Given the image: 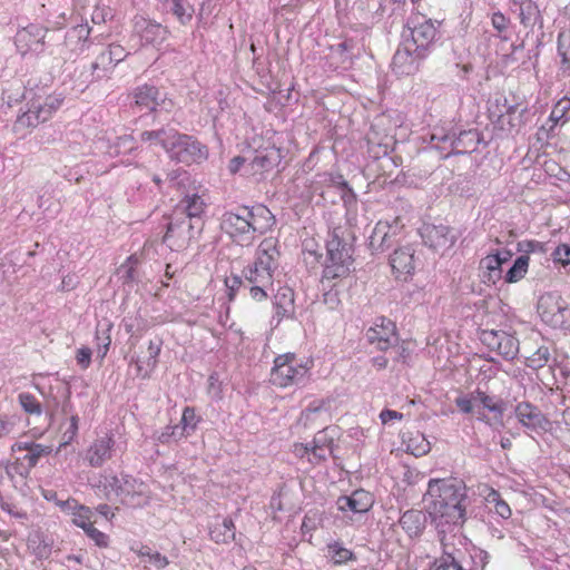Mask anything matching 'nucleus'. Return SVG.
Instances as JSON below:
<instances>
[{
  "label": "nucleus",
  "instance_id": "obj_56",
  "mask_svg": "<svg viewBox=\"0 0 570 570\" xmlns=\"http://www.w3.org/2000/svg\"><path fill=\"white\" fill-rule=\"evenodd\" d=\"M553 261L561 263L562 265L570 264V246L567 244H560L556 247L552 253Z\"/></svg>",
  "mask_w": 570,
  "mask_h": 570
},
{
  "label": "nucleus",
  "instance_id": "obj_64",
  "mask_svg": "<svg viewBox=\"0 0 570 570\" xmlns=\"http://www.w3.org/2000/svg\"><path fill=\"white\" fill-rule=\"evenodd\" d=\"M149 559L158 569H163L169 564L167 557L159 552L151 553Z\"/></svg>",
  "mask_w": 570,
  "mask_h": 570
},
{
  "label": "nucleus",
  "instance_id": "obj_23",
  "mask_svg": "<svg viewBox=\"0 0 570 570\" xmlns=\"http://www.w3.org/2000/svg\"><path fill=\"white\" fill-rule=\"evenodd\" d=\"M124 474L117 475L112 471H104L91 483L95 493L106 500L119 498Z\"/></svg>",
  "mask_w": 570,
  "mask_h": 570
},
{
  "label": "nucleus",
  "instance_id": "obj_38",
  "mask_svg": "<svg viewBox=\"0 0 570 570\" xmlns=\"http://www.w3.org/2000/svg\"><path fill=\"white\" fill-rule=\"evenodd\" d=\"M176 129H165L160 128L157 130H145L140 134V140L144 142H157L163 149L166 151V146L168 145L170 138V134L176 132Z\"/></svg>",
  "mask_w": 570,
  "mask_h": 570
},
{
  "label": "nucleus",
  "instance_id": "obj_4",
  "mask_svg": "<svg viewBox=\"0 0 570 570\" xmlns=\"http://www.w3.org/2000/svg\"><path fill=\"white\" fill-rule=\"evenodd\" d=\"M313 367L312 357H301L292 352L279 354L274 358L269 382L276 387L286 389L304 381Z\"/></svg>",
  "mask_w": 570,
  "mask_h": 570
},
{
  "label": "nucleus",
  "instance_id": "obj_24",
  "mask_svg": "<svg viewBox=\"0 0 570 570\" xmlns=\"http://www.w3.org/2000/svg\"><path fill=\"white\" fill-rule=\"evenodd\" d=\"M336 503L342 512L365 513L373 507L374 498L368 491L360 489L351 495L340 497Z\"/></svg>",
  "mask_w": 570,
  "mask_h": 570
},
{
  "label": "nucleus",
  "instance_id": "obj_19",
  "mask_svg": "<svg viewBox=\"0 0 570 570\" xmlns=\"http://www.w3.org/2000/svg\"><path fill=\"white\" fill-rule=\"evenodd\" d=\"M426 56H421L407 43L404 42L402 47H400L393 56L392 60V71L397 77H406L414 75L420 69V62Z\"/></svg>",
  "mask_w": 570,
  "mask_h": 570
},
{
  "label": "nucleus",
  "instance_id": "obj_36",
  "mask_svg": "<svg viewBox=\"0 0 570 570\" xmlns=\"http://www.w3.org/2000/svg\"><path fill=\"white\" fill-rule=\"evenodd\" d=\"M520 19L525 27L542 24V19L538 6L531 0H524L520 3Z\"/></svg>",
  "mask_w": 570,
  "mask_h": 570
},
{
  "label": "nucleus",
  "instance_id": "obj_37",
  "mask_svg": "<svg viewBox=\"0 0 570 570\" xmlns=\"http://www.w3.org/2000/svg\"><path fill=\"white\" fill-rule=\"evenodd\" d=\"M12 450L21 451L27 450L28 453L24 455V460L28 462L29 466H35L38 462V460L50 453V449L48 446H43L41 444H22V443H16L12 446Z\"/></svg>",
  "mask_w": 570,
  "mask_h": 570
},
{
  "label": "nucleus",
  "instance_id": "obj_13",
  "mask_svg": "<svg viewBox=\"0 0 570 570\" xmlns=\"http://www.w3.org/2000/svg\"><path fill=\"white\" fill-rule=\"evenodd\" d=\"M294 456L301 461H306L312 465H318L325 462L331 454V441H327L321 433L316 434L312 442L294 443L292 446Z\"/></svg>",
  "mask_w": 570,
  "mask_h": 570
},
{
  "label": "nucleus",
  "instance_id": "obj_52",
  "mask_svg": "<svg viewBox=\"0 0 570 570\" xmlns=\"http://www.w3.org/2000/svg\"><path fill=\"white\" fill-rule=\"evenodd\" d=\"M85 533L91 539L95 544L99 548H107L109 546V537L95 528V523H91L85 530Z\"/></svg>",
  "mask_w": 570,
  "mask_h": 570
},
{
  "label": "nucleus",
  "instance_id": "obj_25",
  "mask_svg": "<svg viewBox=\"0 0 570 570\" xmlns=\"http://www.w3.org/2000/svg\"><path fill=\"white\" fill-rule=\"evenodd\" d=\"M279 250L277 247V239L274 237L264 238L257 249L254 263L258 266L268 267L271 271H275L277 266V259Z\"/></svg>",
  "mask_w": 570,
  "mask_h": 570
},
{
  "label": "nucleus",
  "instance_id": "obj_30",
  "mask_svg": "<svg viewBox=\"0 0 570 570\" xmlns=\"http://www.w3.org/2000/svg\"><path fill=\"white\" fill-rule=\"evenodd\" d=\"M235 535V523L230 518H225L222 523L215 524L209 530L210 539L218 544L230 543Z\"/></svg>",
  "mask_w": 570,
  "mask_h": 570
},
{
  "label": "nucleus",
  "instance_id": "obj_26",
  "mask_svg": "<svg viewBox=\"0 0 570 570\" xmlns=\"http://www.w3.org/2000/svg\"><path fill=\"white\" fill-rule=\"evenodd\" d=\"M482 282L495 284L502 277V261L500 254L488 255L480 261Z\"/></svg>",
  "mask_w": 570,
  "mask_h": 570
},
{
  "label": "nucleus",
  "instance_id": "obj_28",
  "mask_svg": "<svg viewBox=\"0 0 570 570\" xmlns=\"http://www.w3.org/2000/svg\"><path fill=\"white\" fill-rule=\"evenodd\" d=\"M160 354V345L155 344L153 341L148 344V356L144 360L135 362L136 376L146 380L149 379L158 364V356Z\"/></svg>",
  "mask_w": 570,
  "mask_h": 570
},
{
  "label": "nucleus",
  "instance_id": "obj_44",
  "mask_svg": "<svg viewBox=\"0 0 570 570\" xmlns=\"http://www.w3.org/2000/svg\"><path fill=\"white\" fill-rule=\"evenodd\" d=\"M40 124L42 122L39 119V115L31 105L27 111L18 116L14 122V131L18 132L23 129H33Z\"/></svg>",
  "mask_w": 570,
  "mask_h": 570
},
{
  "label": "nucleus",
  "instance_id": "obj_3",
  "mask_svg": "<svg viewBox=\"0 0 570 570\" xmlns=\"http://www.w3.org/2000/svg\"><path fill=\"white\" fill-rule=\"evenodd\" d=\"M463 494L460 488L445 480H431L424 497L425 509L441 532L445 525L462 527L459 521L463 518Z\"/></svg>",
  "mask_w": 570,
  "mask_h": 570
},
{
  "label": "nucleus",
  "instance_id": "obj_49",
  "mask_svg": "<svg viewBox=\"0 0 570 570\" xmlns=\"http://www.w3.org/2000/svg\"><path fill=\"white\" fill-rule=\"evenodd\" d=\"M550 352L547 346H540L534 353L527 357V366L539 370L542 368L549 361Z\"/></svg>",
  "mask_w": 570,
  "mask_h": 570
},
{
  "label": "nucleus",
  "instance_id": "obj_45",
  "mask_svg": "<svg viewBox=\"0 0 570 570\" xmlns=\"http://www.w3.org/2000/svg\"><path fill=\"white\" fill-rule=\"evenodd\" d=\"M400 524L410 534L420 533L422 530L421 512L414 510L404 512L400 518Z\"/></svg>",
  "mask_w": 570,
  "mask_h": 570
},
{
  "label": "nucleus",
  "instance_id": "obj_12",
  "mask_svg": "<svg viewBox=\"0 0 570 570\" xmlns=\"http://www.w3.org/2000/svg\"><path fill=\"white\" fill-rule=\"evenodd\" d=\"M366 338L379 351L385 352L399 341L396 324L385 316H379L367 328Z\"/></svg>",
  "mask_w": 570,
  "mask_h": 570
},
{
  "label": "nucleus",
  "instance_id": "obj_1",
  "mask_svg": "<svg viewBox=\"0 0 570 570\" xmlns=\"http://www.w3.org/2000/svg\"><path fill=\"white\" fill-rule=\"evenodd\" d=\"M275 224V217L265 205L242 206L226 212L220 222L222 230L239 246H250Z\"/></svg>",
  "mask_w": 570,
  "mask_h": 570
},
{
  "label": "nucleus",
  "instance_id": "obj_43",
  "mask_svg": "<svg viewBox=\"0 0 570 570\" xmlns=\"http://www.w3.org/2000/svg\"><path fill=\"white\" fill-rule=\"evenodd\" d=\"M558 52L561 58V69H570V29L562 30L558 37Z\"/></svg>",
  "mask_w": 570,
  "mask_h": 570
},
{
  "label": "nucleus",
  "instance_id": "obj_21",
  "mask_svg": "<svg viewBox=\"0 0 570 570\" xmlns=\"http://www.w3.org/2000/svg\"><path fill=\"white\" fill-rule=\"evenodd\" d=\"M115 439L110 433L95 439L85 453V460L91 468H101L112 459Z\"/></svg>",
  "mask_w": 570,
  "mask_h": 570
},
{
  "label": "nucleus",
  "instance_id": "obj_18",
  "mask_svg": "<svg viewBox=\"0 0 570 570\" xmlns=\"http://www.w3.org/2000/svg\"><path fill=\"white\" fill-rule=\"evenodd\" d=\"M150 495L145 482L129 474H124L118 500L122 504L141 507L149 502Z\"/></svg>",
  "mask_w": 570,
  "mask_h": 570
},
{
  "label": "nucleus",
  "instance_id": "obj_32",
  "mask_svg": "<svg viewBox=\"0 0 570 570\" xmlns=\"http://www.w3.org/2000/svg\"><path fill=\"white\" fill-rule=\"evenodd\" d=\"M63 99L59 96L50 95L46 97L42 102L35 104L32 102V107L39 115V119L41 122H46L52 118L53 114L60 109L62 106Z\"/></svg>",
  "mask_w": 570,
  "mask_h": 570
},
{
  "label": "nucleus",
  "instance_id": "obj_55",
  "mask_svg": "<svg viewBox=\"0 0 570 570\" xmlns=\"http://www.w3.org/2000/svg\"><path fill=\"white\" fill-rule=\"evenodd\" d=\"M90 35V28L86 24H78L73 27L67 35L68 39L76 38L79 42H81L80 50L83 49L86 41Z\"/></svg>",
  "mask_w": 570,
  "mask_h": 570
},
{
  "label": "nucleus",
  "instance_id": "obj_6",
  "mask_svg": "<svg viewBox=\"0 0 570 570\" xmlns=\"http://www.w3.org/2000/svg\"><path fill=\"white\" fill-rule=\"evenodd\" d=\"M166 153L171 160L190 166L193 164H200L208 158V148L202 144L197 138L181 134L178 130L170 134Z\"/></svg>",
  "mask_w": 570,
  "mask_h": 570
},
{
  "label": "nucleus",
  "instance_id": "obj_34",
  "mask_svg": "<svg viewBox=\"0 0 570 570\" xmlns=\"http://www.w3.org/2000/svg\"><path fill=\"white\" fill-rule=\"evenodd\" d=\"M200 420L202 419H200V416L197 415L195 407L186 406L183 410V414H181V419H180V425H179L180 432H179L178 439L187 438L190 434H193L196 431Z\"/></svg>",
  "mask_w": 570,
  "mask_h": 570
},
{
  "label": "nucleus",
  "instance_id": "obj_15",
  "mask_svg": "<svg viewBox=\"0 0 570 570\" xmlns=\"http://www.w3.org/2000/svg\"><path fill=\"white\" fill-rule=\"evenodd\" d=\"M514 416L518 422L531 432L541 433L548 430L550 421L543 412L528 401H521L514 406Z\"/></svg>",
  "mask_w": 570,
  "mask_h": 570
},
{
  "label": "nucleus",
  "instance_id": "obj_39",
  "mask_svg": "<svg viewBox=\"0 0 570 570\" xmlns=\"http://www.w3.org/2000/svg\"><path fill=\"white\" fill-rule=\"evenodd\" d=\"M184 210L189 218L200 217L206 208V203L197 194L187 195L183 200Z\"/></svg>",
  "mask_w": 570,
  "mask_h": 570
},
{
  "label": "nucleus",
  "instance_id": "obj_40",
  "mask_svg": "<svg viewBox=\"0 0 570 570\" xmlns=\"http://www.w3.org/2000/svg\"><path fill=\"white\" fill-rule=\"evenodd\" d=\"M529 256L528 255H521L519 256L513 265L510 267V269L505 274V282L507 283H517L520 279L524 277V275L528 272L529 267Z\"/></svg>",
  "mask_w": 570,
  "mask_h": 570
},
{
  "label": "nucleus",
  "instance_id": "obj_10",
  "mask_svg": "<svg viewBox=\"0 0 570 570\" xmlns=\"http://www.w3.org/2000/svg\"><path fill=\"white\" fill-rule=\"evenodd\" d=\"M478 337L489 350L495 351L507 360H513L519 353V341L504 331L479 328Z\"/></svg>",
  "mask_w": 570,
  "mask_h": 570
},
{
  "label": "nucleus",
  "instance_id": "obj_60",
  "mask_svg": "<svg viewBox=\"0 0 570 570\" xmlns=\"http://www.w3.org/2000/svg\"><path fill=\"white\" fill-rule=\"evenodd\" d=\"M180 432L179 425H168L158 435V441L163 444L168 443L171 438H178Z\"/></svg>",
  "mask_w": 570,
  "mask_h": 570
},
{
  "label": "nucleus",
  "instance_id": "obj_33",
  "mask_svg": "<svg viewBox=\"0 0 570 570\" xmlns=\"http://www.w3.org/2000/svg\"><path fill=\"white\" fill-rule=\"evenodd\" d=\"M276 314L281 317L294 313V293L289 287H281L275 295Z\"/></svg>",
  "mask_w": 570,
  "mask_h": 570
},
{
  "label": "nucleus",
  "instance_id": "obj_9",
  "mask_svg": "<svg viewBox=\"0 0 570 570\" xmlns=\"http://www.w3.org/2000/svg\"><path fill=\"white\" fill-rule=\"evenodd\" d=\"M49 28L39 23H29L20 28L14 36V45L21 56L40 55L46 48Z\"/></svg>",
  "mask_w": 570,
  "mask_h": 570
},
{
  "label": "nucleus",
  "instance_id": "obj_63",
  "mask_svg": "<svg viewBox=\"0 0 570 570\" xmlns=\"http://www.w3.org/2000/svg\"><path fill=\"white\" fill-rule=\"evenodd\" d=\"M492 24L499 30L503 31L508 26V19L500 12H497L492 16Z\"/></svg>",
  "mask_w": 570,
  "mask_h": 570
},
{
  "label": "nucleus",
  "instance_id": "obj_59",
  "mask_svg": "<svg viewBox=\"0 0 570 570\" xmlns=\"http://www.w3.org/2000/svg\"><path fill=\"white\" fill-rule=\"evenodd\" d=\"M76 361L82 368H88L91 362V350L81 347L76 353Z\"/></svg>",
  "mask_w": 570,
  "mask_h": 570
},
{
  "label": "nucleus",
  "instance_id": "obj_16",
  "mask_svg": "<svg viewBox=\"0 0 570 570\" xmlns=\"http://www.w3.org/2000/svg\"><path fill=\"white\" fill-rule=\"evenodd\" d=\"M403 226L399 218L393 219L392 223L387 220H380L376 223L371 236L370 247L375 253H382L396 240Z\"/></svg>",
  "mask_w": 570,
  "mask_h": 570
},
{
  "label": "nucleus",
  "instance_id": "obj_47",
  "mask_svg": "<svg viewBox=\"0 0 570 570\" xmlns=\"http://www.w3.org/2000/svg\"><path fill=\"white\" fill-rule=\"evenodd\" d=\"M94 518V511L83 504H80L76 508L73 512H71V522L78 527L85 530L87 527H89L91 523H95L92 520Z\"/></svg>",
  "mask_w": 570,
  "mask_h": 570
},
{
  "label": "nucleus",
  "instance_id": "obj_58",
  "mask_svg": "<svg viewBox=\"0 0 570 570\" xmlns=\"http://www.w3.org/2000/svg\"><path fill=\"white\" fill-rule=\"evenodd\" d=\"M434 570H462V567L452 556L448 554L435 562Z\"/></svg>",
  "mask_w": 570,
  "mask_h": 570
},
{
  "label": "nucleus",
  "instance_id": "obj_29",
  "mask_svg": "<svg viewBox=\"0 0 570 570\" xmlns=\"http://www.w3.org/2000/svg\"><path fill=\"white\" fill-rule=\"evenodd\" d=\"M277 157V150L274 147L258 150L249 164L252 174L263 175L264 173L269 171L276 165Z\"/></svg>",
  "mask_w": 570,
  "mask_h": 570
},
{
  "label": "nucleus",
  "instance_id": "obj_53",
  "mask_svg": "<svg viewBox=\"0 0 570 570\" xmlns=\"http://www.w3.org/2000/svg\"><path fill=\"white\" fill-rule=\"evenodd\" d=\"M224 284L226 287L227 298L229 302H233L236 298L238 289L243 285V279L240 276L233 274L225 277Z\"/></svg>",
  "mask_w": 570,
  "mask_h": 570
},
{
  "label": "nucleus",
  "instance_id": "obj_20",
  "mask_svg": "<svg viewBox=\"0 0 570 570\" xmlns=\"http://www.w3.org/2000/svg\"><path fill=\"white\" fill-rule=\"evenodd\" d=\"M423 243L434 252L444 254L454 244V236L449 227L424 224L421 228Z\"/></svg>",
  "mask_w": 570,
  "mask_h": 570
},
{
  "label": "nucleus",
  "instance_id": "obj_5",
  "mask_svg": "<svg viewBox=\"0 0 570 570\" xmlns=\"http://www.w3.org/2000/svg\"><path fill=\"white\" fill-rule=\"evenodd\" d=\"M525 107L515 96L507 97L495 94L488 102L489 117L501 130L512 132L522 124Z\"/></svg>",
  "mask_w": 570,
  "mask_h": 570
},
{
  "label": "nucleus",
  "instance_id": "obj_54",
  "mask_svg": "<svg viewBox=\"0 0 570 570\" xmlns=\"http://www.w3.org/2000/svg\"><path fill=\"white\" fill-rule=\"evenodd\" d=\"M414 352V343L412 341H402L396 346V362L409 364Z\"/></svg>",
  "mask_w": 570,
  "mask_h": 570
},
{
  "label": "nucleus",
  "instance_id": "obj_41",
  "mask_svg": "<svg viewBox=\"0 0 570 570\" xmlns=\"http://www.w3.org/2000/svg\"><path fill=\"white\" fill-rule=\"evenodd\" d=\"M165 4L171 6L173 14L181 24H186L191 21L194 9L191 6H186L184 0H160Z\"/></svg>",
  "mask_w": 570,
  "mask_h": 570
},
{
  "label": "nucleus",
  "instance_id": "obj_46",
  "mask_svg": "<svg viewBox=\"0 0 570 570\" xmlns=\"http://www.w3.org/2000/svg\"><path fill=\"white\" fill-rule=\"evenodd\" d=\"M430 449V442L421 433L410 436L406 441V450L414 456H422L426 454Z\"/></svg>",
  "mask_w": 570,
  "mask_h": 570
},
{
  "label": "nucleus",
  "instance_id": "obj_48",
  "mask_svg": "<svg viewBox=\"0 0 570 570\" xmlns=\"http://www.w3.org/2000/svg\"><path fill=\"white\" fill-rule=\"evenodd\" d=\"M19 403L21 407L27 412L28 414H36L40 415L42 412V407L40 402L37 400V397L28 392L20 393L19 396Z\"/></svg>",
  "mask_w": 570,
  "mask_h": 570
},
{
  "label": "nucleus",
  "instance_id": "obj_62",
  "mask_svg": "<svg viewBox=\"0 0 570 570\" xmlns=\"http://www.w3.org/2000/svg\"><path fill=\"white\" fill-rule=\"evenodd\" d=\"M57 505L61 509L62 512L70 514L76 510L79 505V502L76 499L69 498L65 501H57Z\"/></svg>",
  "mask_w": 570,
  "mask_h": 570
},
{
  "label": "nucleus",
  "instance_id": "obj_17",
  "mask_svg": "<svg viewBox=\"0 0 570 570\" xmlns=\"http://www.w3.org/2000/svg\"><path fill=\"white\" fill-rule=\"evenodd\" d=\"M132 29L145 43L153 46L161 45L169 35L167 27L139 14L132 19Z\"/></svg>",
  "mask_w": 570,
  "mask_h": 570
},
{
  "label": "nucleus",
  "instance_id": "obj_7",
  "mask_svg": "<svg viewBox=\"0 0 570 570\" xmlns=\"http://www.w3.org/2000/svg\"><path fill=\"white\" fill-rule=\"evenodd\" d=\"M538 313L549 326L570 331V304L558 292H548L539 297Z\"/></svg>",
  "mask_w": 570,
  "mask_h": 570
},
{
  "label": "nucleus",
  "instance_id": "obj_14",
  "mask_svg": "<svg viewBox=\"0 0 570 570\" xmlns=\"http://www.w3.org/2000/svg\"><path fill=\"white\" fill-rule=\"evenodd\" d=\"M130 97L134 107L139 111L154 114L159 106L168 104L171 108L174 102L171 99L161 97V92L157 86L142 83L132 89Z\"/></svg>",
  "mask_w": 570,
  "mask_h": 570
},
{
  "label": "nucleus",
  "instance_id": "obj_57",
  "mask_svg": "<svg viewBox=\"0 0 570 570\" xmlns=\"http://www.w3.org/2000/svg\"><path fill=\"white\" fill-rule=\"evenodd\" d=\"M249 296L255 302H264L268 298L267 291L273 286H263L259 284H249Z\"/></svg>",
  "mask_w": 570,
  "mask_h": 570
},
{
  "label": "nucleus",
  "instance_id": "obj_61",
  "mask_svg": "<svg viewBox=\"0 0 570 570\" xmlns=\"http://www.w3.org/2000/svg\"><path fill=\"white\" fill-rule=\"evenodd\" d=\"M402 419H403V414L401 412H397L394 410L386 409L380 413V420H381L382 424H387L393 420L401 421Z\"/></svg>",
  "mask_w": 570,
  "mask_h": 570
},
{
  "label": "nucleus",
  "instance_id": "obj_50",
  "mask_svg": "<svg viewBox=\"0 0 570 570\" xmlns=\"http://www.w3.org/2000/svg\"><path fill=\"white\" fill-rule=\"evenodd\" d=\"M487 501L490 504L494 505L495 512L503 519H509L511 517V509L509 504L503 501L499 494V492L492 490L488 497Z\"/></svg>",
  "mask_w": 570,
  "mask_h": 570
},
{
  "label": "nucleus",
  "instance_id": "obj_22",
  "mask_svg": "<svg viewBox=\"0 0 570 570\" xmlns=\"http://www.w3.org/2000/svg\"><path fill=\"white\" fill-rule=\"evenodd\" d=\"M415 262V250L411 246L399 247L390 256L392 273L400 281H407L414 275Z\"/></svg>",
  "mask_w": 570,
  "mask_h": 570
},
{
  "label": "nucleus",
  "instance_id": "obj_42",
  "mask_svg": "<svg viewBox=\"0 0 570 570\" xmlns=\"http://www.w3.org/2000/svg\"><path fill=\"white\" fill-rule=\"evenodd\" d=\"M328 554L333 564L341 566L355 559L353 551L344 548L340 542L327 544Z\"/></svg>",
  "mask_w": 570,
  "mask_h": 570
},
{
  "label": "nucleus",
  "instance_id": "obj_8",
  "mask_svg": "<svg viewBox=\"0 0 570 570\" xmlns=\"http://www.w3.org/2000/svg\"><path fill=\"white\" fill-rule=\"evenodd\" d=\"M483 410L492 414L493 422H490L491 425L503 426L505 403L500 397L476 391L469 400L465 399V413H476L480 420H487L489 422L490 419L487 417Z\"/></svg>",
  "mask_w": 570,
  "mask_h": 570
},
{
  "label": "nucleus",
  "instance_id": "obj_51",
  "mask_svg": "<svg viewBox=\"0 0 570 570\" xmlns=\"http://www.w3.org/2000/svg\"><path fill=\"white\" fill-rule=\"evenodd\" d=\"M570 110V98H561L553 107L549 121L552 122L551 128L554 127L560 120L564 118L567 112Z\"/></svg>",
  "mask_w": 570,
  "mask_h": 570
},
{
  "label": "nucleus",
  "instance_id": "obj_27",
  "mask_svg": "<svg viewBox=\"0 0 570 570\" xmlns=\"http://www.w3.org/2000/svg\"><path fill=\"white\" fill-rule=\"evenodd\" d=\"M128 53L125 48L119 43H111L107 48V50L102 51L97 60L92 63V70H97L99 68L108 69L109 67H114L117 63L124 61Z\"/></svg>",
  "mask_w": 570,
  "mask_h": 570
},
{
  "label": "nucleus",
  "instance_id": "obj_11",
  "mask_svg": "<svg viewBox=\"0 0 570 570\" xmlns=\"http://www.w3.org/2000/svg\"><path fill=\"white\" fill-rule=\"evenodd\" d=\"M411 39L405 43L415 48L421 56H426L436 39V27L431 19L420 21V13H413L409 19Z\"/></svg>",
  "mask_w": 570,
  "mask_h": 570
},
{
  "label": "nucleus",
  "instance_id": "obj_2",
  "mask_svg": "<svg viewBox=\"0 0 570 570\" xmlns=\"http://www.w3.org/2000/svg\"><path fill=\"white\" fill-rule=\"evenodd\" d=\"M355 236L347 224L334 226L326 239V256L323 263L322 282L336 285L353 271Z\"/></svg>",
  "mask_w": 570,
  "mask_h": 570
},
{
  "label": "nucleus",
  "instance_id": "obj_35",
  "mask_svg": "<svg viewBox=\"0 0 570 570\" xmlns=\"http://www.w3.org/2000/svg\"><path fill=\"white\" fill-rule=\"evenodd\" d=\"M140 265V258L137 254H131L119 266L118 273L124 284H131L137 281V269Z\"/></svg>",
  "mask_w": 570,
  "mask_h": 570
},
{
  "label": "nucleus",
  "instance_id": "obj_31",
  "mask_svg": "<svg viewBox=\"0 0 570 570\" xmlns=\"http://www.w3.org/2000/svg\"><path fill=\"white\" fill-rule=\"evenodd\" d=\"M273 271L256 263L244 269V278L248 284H259L263 286H273Z\"/></svg>",
  "mask_w": 570,
  "mask_h": 570
}]
</instances>
